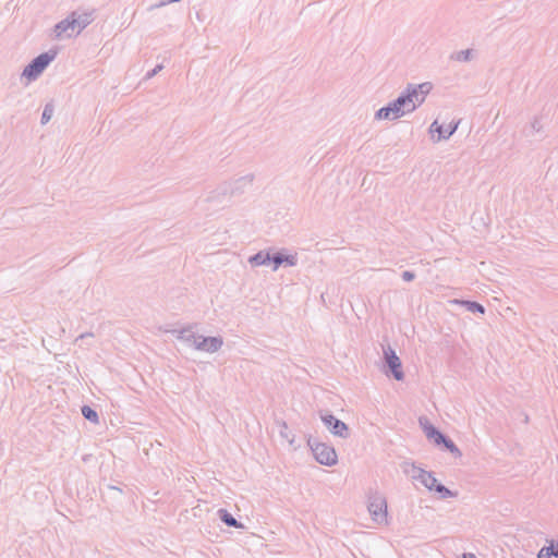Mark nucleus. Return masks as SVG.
Returning a JSON list of instances; mask_svg holds the SVG:
<instances>
[{"mask_svg": "<svg viewBox=\"0 0 558 558\" xmlns=\"http://www.w3.org/2000/svg\"><path fill=\"white\" fill-rule=\"evenodd\" d=\"M432 85L429 83H423L410 89L405 96L399 97L391 106L381 108L377 112L378 119H398L408 112H412L416 106L424 101Z\"/></svg>", "mask_w": 558, "mask_h": 558, "instance_id": "1", "label": "nucleus"}, {"mask_svg": "<svg viewBox=\"0 0 558 558\" xmlns=\"http://www.w3.org/2000/svg\"><path fill=\"white\" fill-rule=\"evenodd\" d=\"M56 53H43L38 56L31 64H28L23 72V75L28 80L36 78L46 66L54 59Z\"/></svg>", "mask_w": 558, "mask_h": 558, "instance_id": "2", "label": "nucleus"}, {"mask_svg": "<svg viewBox=\"0 0 558 558\" xmlns=\"http://www.w3.org/2000/svg\"><path fill=\"white\" fill-rule=\"evenodd\" d=\"M414 477L426 488L430 490L435 489L444 497L451 496V493L446 487L437 483V480L432 475V473L424 470H417V474Z\"/></svg>", "mask_w": 558, "mask_h": 558, "instance_id": "3", "label": "nucleus"}, {"mask_svg": "<svg viewBox=\"0 0 558 558\" xmlns=\"http://www.w3.org/2000/svg\"><path fill=\"white\" fill-rule=\"evenodd\" d=\"M315 459L325 465H333L337 462V453L335 449L325 444H317L313 448Z\"/></svg>", "mask_w": 558, "mask_h": 558, "instance_id": "4", "label": "nucleus"}, {"mask_svg": "<svg viewBox=\"0 0 558 558\" xmlns=\"http://www.w3.org/2000/svg\"><path fill=\"white\" fill-rule=\"evenodd\" d=\"M369 511L376 522H385L387 518V505L384 499H375L369 505Z\"/></svg>", "mask_w": 558, "mask_h": 558, "instance_id": "5", "label": "nucleus"}, {"mask_svg": "<svg viewBox=\"0 0 558 558\" xmlns=\"http://www.w3.org/2000/svg\"><path fill=\"white\" fill-rule=\"evenodd\" d=\"M386 362L389 365L390 369L393 373V376L397 380H401L403 378V373L401 371V362L400 359L396 355L395 351L388 349L385 351Z\"/></svg>", "mask_w": 558, "mask_h": 558, "instance_id": "6", "label": "nucleus"}, {"mask_svg": "<svg viewBox=\"0 0 558 558\" xmlns=\"http://www.w3.org/2000/svg\"><path fill=\"white\" fill-rule=\"evenodd\" d=\"M324 423L328 428L331 429V432L337 436H345L348 432L347 425L341 422L340 420L336 418L332 415H325L322 417Z\"/></svg>", "mask_w": 558, "mask_h": 558, "instance_id": "7", "label": "nucleus"}, {"mask_svg": "<svg viewBox=\"0 0 558 558\" xmlns=\"http://www.w3.org/2000/svg\"><path fill=\"white\" fill-rule=\"evenodd\" d=\"M72 29V33L76 31V22L75 21H64L59 23L56 28V35L58 37H61L64 33H66L69 29Z\"/></svg>", "mask_w": 558, "mask_h": 558, "instance_id": "8", "label": "nucleus"}, {"mask_svg": "<svg viewBox=\"0 0 558 558\" xmlns=\"http://www.w3.org/2000/svg\"><path fill=\"white\" fill-rule=\"evenodd\" d=\"M221 345V341L217 338L204 339L198 348L206 351H216Z\"/></svg>", "mask_w": 558, "mask_h": 558, "instance_id": "9", "label": "nucleus"}, {"mask_svg": "<svg viewBox=\"0 0 558 558\" xmlns=\"http://www.w3.org/2000/svg\"><path fill=\"white\" fill-rule=\"evenodd\" d=\"M538 558H558V544H551L548 547L542 548L538 553Z\"/></svg>", "mask_w": 558, "mask_h": 558, "instance_id": "10", "label": "nucleus"}, {"mask_svg": "<svg viewBox=\"0 0 558 558\" xmlns=\"http://www.w3.org/2000/svg\"><path fill=\"white\" fill-rule=\"evenodd\" d=\"M430 131H432V133H435V132L438 133V138H441V137L449 136L453 132V129L442 131L441 126L438 124V122L435 121L430 126Z\"/></svg>", "mask_w": 558, "mask_h": 558, "instance_id": "11", "label": "nucleus"}, {"mask_svg": "<svg viewBox=\"0 0 558 558\" xmlns=\"http://www.w3.org/2000/svg\"><path fill=\"white\" fill-rule=\"evenodd\" d=\"M427 437L433 439L436 444H440L441 441H445L444 436L436 430L434 427H429L426 429Z\"/></svg>", "mask_w": 558, "mask_h": 558, "instance_id": "12", "label": "nucleus"}, {"mask_svg": "<svg viewBox=\"0 0 558 558\" xmlns=\"http://www.w3.org/2000/svg\"><path fill=\"white\" fill-rule=\"evenodd\" d=\"M294 256H281V255H278L276 257H274V263H275V267L274 269H277L279 267V265H281L282 263H288L290 265H293L294 264Z\"/></svg>", "mask_w": 558, "mask_h": 558, "instance_id": "13", "label": "nucleus"}, {"mask_svg": "<svg viewBox=\"0 0 558 558\" xmlns=\"http://www.w3.org/2000/svg\"><path fill=\"white\" fill-rule=\"evenodd\" d=\"M82 413H83V415H84L87 420H89V421H92V422H95V423H97V422H98V415H97V413H96L93 409H90L89 407H83V409H82Z\"/></svg>", "mask_w": 558, "mask_h": 558, "instance_id": "14", "label": "nucleus"}, {"mask_svg": "<svg viewBox=\"0 0 558 558\" xmlns=\"http://www.w3.org/2000/svg\"><path fill=\"white\" fill-rule=\"evenodd\" d=\"M53 113V108L51 106H47L43 112V123L48 122Z\"/></svg>", "mask_w": 558, "mask_h": 558, "instance_id": "15", "label": "nucleus"}, {"mask_svg": "<svg viewBox=\"0 0 558 558\" xmlns=\"http://www.w3.org/2000/svg\"><path fill=\"white\" fill-rule=\"evenodd\" d=\"M222 519H223V521H225L228 525H231V526H238L236 521H235L232 517H230L228 513H225V514L222 515Z\"/></svg>", "mask_w": 558, "mask_h": 558, "instance_id": "16", "label": "nucleus"}, {"mask_svg": "<svg viewBox=\"0 0 558 558\" xmlns=\"http://www.w3.org/2000/svg\"><path fill=\"white\" fill-rule=\"evenodd\" d=\"M466 304H468V306H469V308H470L471 311H473V312H474V311H477V312H480V313H484V308H483V306H482V305H480V304H477V303H466Z\"/></svg>", "mask_w": 558, "mask_h": 558, "instance_id": "17", "label": "nucleus"}, {"mask_svg": "<svg viewBox=\"0 0 558 558\" xmlns=\"http://www.w3.org/2000/svg\"><path fill=\"white\" fill-rule=\"evenodd\" d=\"M445 444V446L450 449L451 451H454L457 450V448L454 447V445L451 442V441H448L445 439V441H442Z\"/></svg>", "mask_w": 558, "mask_h": 558, "instance_id": "18", "label": "nucleus"}, {"mask_svg": "<svg viewBox=\"0 0 558 558\" xmlns=\"http://www.w3.org/2000/svg\"><path fill=\"white\" fill-rule=\"evenodd\" d=\"M260 258V255H256L255 257L252 258V260L255 262L256 264H264L265 259L259 260Z\"/></svg>", "mask_w": 558, "mask_h": 558, "instance_id": "19", "label": "nucleus"}, {"mask_svg": "<svg viewBox=\"0 0 558 558\" xmlns=\"http://www.w3.org/2000/svg\"><path fill=\"white\" fill-rule=\"evenodd\" d=\"M403 277L407 280H411L413 278V276L411 274H409V272H404Z\"/></svg>", "mask_w": 558, "mask_h": 558, "instance_id": "20", "label": "nucleus"}, {"mask_svg": "<svg viewBox=\"0 0 558 558\" xmlns=\"http://www.w3.org/2000/svg\"><path fill=\"white\" fill-rule=\"evenodd\" d=\"M462 558H476L473 554H464Z\"/></svg>", "mask_w": 558, "mask_h": 558, "instance_id": "21", "label": "nucleus"}]
</instances>
